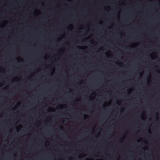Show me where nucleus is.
Wrapping results in <instances>:
<instances>
[{
	"label": "nucleus",
	"instance_id": "4",
	"mask_svg": "<svg viewBox=\"0 0 160 160\" xmlns=\"http://www.w3.org/2000/svg\"><path fill=\"white\" fill-rule=\"evenodd\" d=\"M159 73H160V72H159Z\"/></svg>",
	"mask_w": 160,
	"mask_h": 160
},
{
	"label": "nucleus",
	"instance_id": "1",
	"mask_svg": "<svg viewBox=\"0 0 160 160\" xmlns=\"http://www.w3.org/2000/svg\"><path fill=\"white\" fill-rule=\"evenodd\" d=\"M94 42L93 40H92V43H94Z\"/></svg>",
	"mask_w": 160,
	"mask_h": 160
},
{
	"label": "nucleus",
	"instance_id": "3",
	"mask_svg": "<svg viewBox=\"0 0 160 160\" xmlns=\"http://www.w3.org/2000/svg\"><path fill=\"white\" fill-rule=\"evenodd\" d=\"M149 132L150 133V132L149 131Z\"/></svg>",
	"mask_w": 160,
	"mask_h": 160
},
{
	"label": "nucleus",
	"instance_id": "2",
	"mask_svg": "<svg viewBox=\"0 0 160 160\" xmlns=\"http://www.w3.org/2000/svg\"><path fill=\"white\" fill-rule=\"evenodd\" d=\"M99 133H98V134H98V135H99Z\"/></svg>",
	"mask_w": 160,
	"mask_h": 160
}]
</instances>
